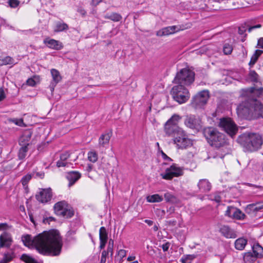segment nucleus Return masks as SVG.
<instances>
[{"instance_id":"nucleus-1","label":"nucleus","mask_w":263,"mask_h":263,"mask_svg":"<svg viewBox=\"0 0 263 263\" xmlns=\"http://www.w3.org/2000/svg\"><path fill=\"white\" fill-rule=\"evenodd\" d=\"M24 245L28 248H34L43 255L58 256L63 246L62 237L59 231L53 230L44 231L32 238L30 235L22 237Z\"/></svg>"},{"instance_id":"nucleus-2","label":"nucleus","mask_w":263,"mask_h":263,"mask_svg":"<svg viewBox=\"0 0 263 263\" xmlns=\"http://www.w3.org/2000/svg\"><path fill=\"white\" fill-rule=\"evenodd\" d=\"M237 114L240 117L252 120L260 117L263 118L262 105L256 99L242 102L237 108Z\"/></svg>"},{"instance_id":"nucleus-3","label":"nucleus","mask_w":263,"mask_h":263,"mask_svg":"<svg viewBox=\"0 0 263 263\" xmlns=\"http://www.w3.org/2000/svg\"><path fill=\"white\" fill-rule=\"evenodd\" d=\"M237 142L246 151L252 152L259 148L263 141L261 136L257 133H246L238 137Z\"/></svg>"},{"instance_id":"nucleus-4","label":"nucleus","mask_w":263,"mask_h":263,"mask_svg":"<svg viewBox=\"0 0 263 263\" xmlns=\"http://www.w3.org/2000/svg\"><path fill=\"white\" fill-rule=\"evenodd\" d=\"M167 129V135L174 137L173 141L179 149H186L193 145V141L188 138L185 132L180 127L174 126Z\"/></svg>"},{"instance_id":"nucleus-5","label":"nucleus","mask_w":263,"mask_h":263,"mask_svg":"<svg viewBox=\"0 0 263 263\" xmlns=\"http://www.w3.org/2000/svg\"><path fill=\"white\" fill-rule=\"evenodd\" d=\"M203 134L208 142L212 146L220 147L227 143L224 134L213 127H206L203 130Z\"/></svg>"},{"instance_id":"nucleus-6","label":"nucleus","mask_w":263,"mask_h":263,"mask_svg":"<svg viewBox=\"0 0 263 263\" xmlns=\"http://www.w3.org/2000/svg\"><path fill=\"white\" fill-rule=\"evenodd\" d=\"M194 77L195 73L193 71L183 68L177 73L174 82L177 84L188 86L194 81Z\"/></svg>"},{"instance_id":"nucleus-7","label":"nucleus","mask_w":263,"mask_h":263,"mask_svg":"<svg viewBox=\"0 0 263 263\" xmlns=\"http://www.w3.org/2000/svg\"><path fill=\"white\" fill-rule=\"evenodd\" d=\"M172 95L174 99L180 104L186 102L190 98V93L184 85L177 84L172 89Z\"/></svg>"},{"instance_id":"nucleus-8","label":"nucleus","mask_w":263,"mask_h":263,"mask_svg":"<svg viewBox=\"0 0 263 263\" xmlns=\"http://www.w3.org/2000/svg\"><path fill=\"white\" fill-rule=\"evenodd\" d=\"M219 126L232 137L236 135L238 130L237 125L230 118H221Z\"/></svg>"},{"instance_id":"nucleus-9","label":"nucleus","mask_w":263,"mask_h":263,"mask_svg":"<svg viewBox=\"0 0 263 263\" xmlns=\"http://www.w3.org/2000/svg\"><path fill=\"white\" fill-rule=\"evenodd\" d=\"M209 98V91L202 90L193 98L191 105L195 109L202 108L206 104Z\"/></svg>"},{"instance_id":"nucleus-10","label":"nucleus","mask_w":263,"mask_h":263,"mask_svg":"<svg viewBox=\"0 0 263 263\" xmlns=\"http://www.w3.org/2000/svg\"><path fill=\"white\" fill-rule=\"evenodd\" d=\"M183 174V169L174 163L169 168H167L164 173L160 174L161 177L165 180H171L174 177L182 176Z\"/></svg>"},{"instance_id":"nucleus-11","label":"nucleus","mask_w":263,"mask_h":263,"mask_svg":"<svg viewBox=\"0 0 263 263\" xmlns=\"http://www.w3.org/2000/svg\"><path fill=\"white\" fill-rule=\"evenodd\" d=\"M184 124L187 127L197 130H200L202 126L201 119L194 115L186 116Z\"/></svg>"},{"instance_id":"nucleus-12","label":"nucleus","mask_w":263,"mask_h":263,"mask_svg":"<svg viewBox=\"0 0 263 263\" xmlns=\"http://www.w3.org/2000/svg\"><path fill=\"white\" fill-rule=\"evenodd\" d=\"M52 192L51 189H42L35 196L36 200L41 203H47L52 198Z\"/></svg>"},{"instance_id":"nucleus-13","label":"nucleus","mask_w":263,"mask_h":263,"mask_svg":"<svg viewBox=\"0 0 263 263\" xmlns=\"http://www.w3.org/2000/svg\"><path fill=\"white\" fill-rule=\"evenodd\" d=\"M50 73L52 79L50 81L49 87L51 92H53L55 87L62 81V77L60 72L57 69L54 68L50 70Z\"/></svg>"},{"instance_id":"nucleus-14","label":"nucleus","mask_w":263,"mask_h":263,"mask_svg":"<svg viewBox=\"0 0 263 263\" xmlns=\"http://www.w3.org/2000/svg\"><path fill=\"white\" fill-rule=\"evenodd\" d=\"M12 238L11 235L4 232L0 235V248H9L12 243Z\"/></svg>"},{"instance_id":"nucleus-15","label":"nucleus","mask_w":263,"mask_h":263,"mask_svg":"<svg viewBox=\"0 0 263 263\" xmlns=\"http://www.w3.org/2000/svg\"><path fill=\"white\" fill-rule=\"evenodd\" d=\"M44 43L49 48L54 50H60L63 48V46L61 42L59 41L47 38L44 40Z\"/></svg>"},{"instance_id":"nucleus-16","label":"nucleus","mask_w":263,"mask_h":263,"mask_svg":"<svg viewBox=\"0 0 263 263\" xmlns=\"http://www.w3.org/2000/svg\"><path fill=\"white\" fill-rule=\"evenodd\" d=\"M219 231L221 235L227 238H235L237 237L235 232L228 226H222Z\"/></svg>"},{"instance_id":"nucleus-17","label":"nucleus","mask_w":263,"mask_h":263,"mask_svg":"<svg viewBox=\"0 0 263 263\" xmlns=\"http://www.w3.org/2000/svg\"><path fill=\"white\" fill-rule=\"evenodd\" d=\"M179 30L176 26H168L158 31L156 35L160 36L169 35L178 31Z\"/></svg>"},{"instance_id":"nucleus-18","label":"nucleus","mask_w":263,"mask_h":263,"mask_svg":"<svg viewBox=\"0 0 263 263\" xmlns=\"http://www.w3.org/2000/svg\"><path fill=\"white\" fill-rule=\"evenodd\" d=\"M180 119V117L179 116L177 115H173L171 119H170L167 122L165 123L164 130L166 134H167V129L168 128H173L174 126H176V127H179L176 124L177 122H178Z\"/></svg>"},{"instance_id":"nucleus-19","label":"nucleus","mask_w":263,"mask_h":263,"mask_svg":"<svg viewBox=\"0 0 263 263\" xmlns=\"http://www.w3.org/2000/svg\"><path fill=\"white\" fill-rule=\"evenodd\" d=\"M198 187L201 192H208L211 189V184L206 179H200L198 183Z\"/></svg>"},{"instance_id":"nucleus-20","label":"nucleus","mask_w":263,"mask_h":263,"mask_svg":"<svg viewBox=\"0 0 263 263\" xmlns=\"http://www.w3.org/2000/svg\"><path fill=\"white\" fill-rule=\"evenodd\" d=\"M263 209L262 203H256L249 204L246 208V212L249 214H252L254 213L259 212Z\"/></svg>"},{"instance_id":"nucleus-21","label":"nucleus","mask_w":263,"mask_h":263,"mask_svg":"<svg viewBox=\"0 0 263 263\" xmlns=\"http://www.w3.org/2000/svg\"><path fill=\"white\" fill-rule=\"evenodd\" d=\"M32 136V133L30 131L25 132L20 137L19 140V144L21 146H27L29 145V141Z\"/></svg>"},{"instance_id":"nucleus-22","label":"nucleus","mask_w":263,"mask_h":263,"mask_svg":"<svg viewBox=\"0 0 263 263\" xmlns=\"http://www.w3.org/2000/svg\"><path fill=\"white\" fill-rule=\"evenodd\" d=\"M81 177V174L78 172H71L66 175V178L69 181L68 186L74 184Z\"/></svg>"},{"instance_id":"nucleus-23","label":"nucleus","mask_w":263,"mask_h":263,"mask_svg":"<svg viewBox=\"0 0 263 263\" xmlns=\"http://www.w3.org/2000/svg\"><path fill=\"white\" fill-rule=\"evenodd\" d=\"M68 206V203L65 201L58 202L54 205L56 214L60 215L62 212Z\"/></svg>"},{"instance_id":"nucleus-24","label":"nucleus","mask_w":263,"mask_h":263,"mask_svg":"<svg viewBox=\"0 0 263 263\" xmlns=\"http://www.w3.org/2000/svg\"><path fill=\"white\" fill-rule=\"evenodd\" d=\"M111 137V134L106 133L102 134L99 139V145L102 147H105L108 145Z\"/></svg>"},{"instance_id":"nucleus-25","label":"nucleus","mask_w":263,"mask_h":263,"mask_svg":"<svg viewBox=\"0 0 263 263\" xmlns=\"http://www.w3.org/2000/svg\"><path fill=\"white\" fill-rule=\"evenodd\" d=\"M261 27L260 24H257L256 25L249 26H246V25L244 26H241L238 29V33L240 34H243L247 30L249 32H251L253 29L260 28Z\"/></svg>"},{"instance_id":"nucleus-26","label":"nucleus","mask_w":263,"mask_h":263,"mask_svg":"<svg viewBox=\"0 0 263 263\" xmlns=\"http://www.w3.org/2000/svg\"><path fill=\"white\" fill-rule=\"evenodd\" d=\"M253 254L257 258L263 257V248L258 243L254 244L252 247Z\"/></svg>"},{"instance_id":"nucleus-27","label":"nucleus","mask_w":263,"mask_h":263,"mask_svg":"<svg viewBox=\"0 0 263 263\" xmlns=\"http://www.w3.org/2000/svg\"><path fill=\"white\" fill-rule=\"evenodd\" d=\"M247 243V240L243 238H239L236 240L235 247L237 250H242Z\"/></svg>"},{"instance_id":"nucleus-28","label":"nucleus","mask_w":263,"mask_h":263,"mask_svg":"<svg viewBox=\"0 0 263 263\" xmlns=\"http://www.w3.org/2000/svg\"><path fill=\"white\" fill-rule=\"evenodd\" d=\"M164 198L166 202L171 203H177L178 202V199L173 194L170 192H166L164 195Z\"/></svg>"},{"instance_id":"nucleus-29","label":"nucleus","mask_w":263,"mask_h":263,"mask_svg":"<svg viewBox=\"0 0 263 263\" xmlns=\"http://www.w3.org/2000/svg\"><path fill=\"white\" fill-rule=\"evenodd\" d=\"M163 198L162 196L158 194L149 195L146 197L147 201L151 203L160 202L163 200Z\"/></svg>"},{"instance_id":"nucleus-30","label":"nucleus","mask_w":263,"mask_h":263,"mask_svg":"<svg viewBox=\"0 0 263 263\" xmlns=\"http://www.w3.org/2000/svg\"><path fill=\"white\" fill-rule=\"evenodd\" d=\"M257 257L251 252L245 253L243 256V260L245 263H253Z\"/></svg>"},{"instance_id":"nucleus-31","label":"nucleus","mask_w":263,"mask_h":263,"mask_svg":"<svg viewBox=\"0 0 263 263\" xmlns=\"http://www.w3.org/2000/svg\"><path fill=\"white\" fill-rule=\"evenodd\" d=\"M68 29V26L67 24L58 22L56 23L54 29V32H58L66 30Z\"/></svg>"},{"instance_id":"nucleus-32","label":"nucleus","mask_w":263,"mask_h":263,"mask_svg":"<svg viewBox=\"0 0 263 263\" xmlns=\"http://www.w3.org/2000/svg\"><path fill=\"white\" fill-rule=\"evenodd\" d=\"M105 18L109 19L114 22H119L122 19L121 15L117 13H107L105 15Z\"/></svg>"},{"instance_id":"nucleus-33","label":"nucleus","mask_w":263,"mask_h":263,"mask_svg":"<svg viewBox=\"0 0 263 263\" xmlns=\"http://www.w3.org/2000/svg\"><path fill=\"white\" fill-rule=\"evenodd\" d=\"M14 257V255L12 252L5 253L3 259L0 260V263H8L11 261Z\"/></svg>"},{"instance_id":"nucleus-34","label":"nucleus","mask_w":263,"mask_h":263,"mask_svg":"<svg viewBox=\"0 0 263 263\" xmlns=\"http://www.w3.org/2000/svg\"><path fill=\"white\" fill-rule=\"evenodd\" d=\"M73 215V211L71 210L68 205V206L62 212L60 215L66 218H71Z\"/></svg>"},{"instance_id":"nucleus-35","label":"nucleus","mask_w":263,"mask_h":263,"mask_svg":"<svg viewBox=\"0 0 263 263\" xmlns=\"http://www.w3.org/2000/svg\"><path fill=\"white\" fill-rule=\"evenodd\" d=\"M28 151V147L21 146L18 153V157L19 159L23 160L25 158Z\"/></svg>"},{"instance_id":"nucleus-36","label":"nucleus","mask_w":263,"mask_h":263,"mask_svg":"<svg viewBox=\"0 0 263 263\" xmlns=\"http://www.w3.org/2000/svg\"><path fill=\"white\" fill-rule=\"evenodd\" d=\"M21 259L26 263H39L31 256L26 254H23L21 256Z\"/></svg>"},{"instance_id":"nucleus-37","label":"nucleus","mask_w":263,"mask_h":263,"mask_svg":"<svg viewBox=\"0 0 263 263\" xmlns=\"http://www.w3.org/2000/svg\"><path fill=\"white\" fill-rule=\"evenodd\" d=\"M107 233L105 227H102L99 231V239L100 240L106 241L107 240Z\"/></svg>"},{"instance_id":"nucleus-38","label":"nucleus","mask_w":263,"mask_h":263,"mask_svg":"<svg viewBox=\"0 0 263 263\" xmlns=\"http://www.w3.org/2000/svg\"><path fill=\"white\" fill-rule=\"evenodd\" d=\"M88 160L93 162H96L98 160V154L96 152L91 151L88 153Z\"/></svg>"},{"instance_id":"nucleus-39","label":"nucleus","mask_w":263,"mask_h":263,"mask_svg":"<svg viewBox=\"0 0 263 263\" xmlns=\"http://www.w3.org/2000/svg\"><path fill=\"white\" fill-rule=\"evenodd\" d=\"M195 258L194 255H184L181 259L182 263H191V261Z\"/></svg>"},{"instance_id":"nucleus-40","label":"nucleus","mask_w":263,"mask_h":263,"mask_svg":"<svg viewBox=\"0 0 263 263\" xmlns=\"http://www.w3.org/2000/svg\"><path fill=\"white\" fill-rule=\"evenodd\" d=\"M233 50V48L232 45H230L229 44H225L223 45V53L226 54H230L231 53Z\"/></svg>"},{"instance_id":"nucleus-41","label":"nucleus","mask_w":263,"mask_h":263,"mask_svg":"<svg viewBox=\"0 0 263 263\" xmlns=\"http://www.w3.org/2000/svg\"><path fill=\"white\" fill-rule=\"evenodd\" d=\"M113 248H114V240L112 239H110L108 242V245L106 252H107L109 254H110L111 256H112L113 255Z\"/></svg>"},{"instance_id":"nucleus-42","label":"nucleus","mask_w":263,"mask_h":263,"mask_svg":"<svg viewBox=\"0 0 263 263\" xmlns=\"http://www.w3.org/2000/svg\"><path fill=\"white\" fill-rule=\"evenodd\" d=\"M243 216V214L240 210L235 208V211H234L233 217L237 219H240Z\"/></svg>"},{"instance_id":"nucleus-43","label":"nucleus","mask_w":263,"mask_h":263,"mask_svg":"<svg viewBox=\"0 0 263 263\" xmlns=\"http://www.w3.org/2000/svg\"><path fill=\"white\" fill-rule=\"evenodd\" d=\"M2 64L7 65L14 63V60L10 57H6L2 60Z\"/></svg>"},{"instance_id":"nucleus-44","label":"nucleus","mask_w":263,"mask_h":263,"mask_svg":"<svg viewBox=\"0 0 263 263\" xmlns=\"http://www.w3.org/2000/svg\"><path fill=\"white\" fill-rule=\"evenodd\" d=\"M9 121L20 126H23L24 124L22 119H11Z\"/></svg>"},{"instance_id":"nucleus-45","label":"nucleus","mask_w":263,"mask_h":263,"mask_svg":"<svg viewBox=\"0 0 263 263\" xmlns=\"http://www.w3.org/2000/svg\"><path fill=\"white\" fill-rule=\"evenodd\" d=\"M234 211H235V208L233 206H228L226 211L225 215L230 217H233Z\"/></svg>"},{"instance_id":"nucleus-46","label":"nucleus","mask_w":263,"mask_h":263,"mask_svg":"<svg viewBox=\"0 0 263 263\" xmlns=\"http://www.w3.org/2000/svg\"><path fill=\"white\" fill-rule=\"evenodd\" d=\"M32 176L30 174H27L24 176L21 182L23 186H25L27 184L29 181L31 179Z\"/></svg>"},{"instance_id":"nucleus-47","label":"nucleus","mask_w":263,"mask_h":263,"mask_svg":"<svg viewBox=\"0 0 263 263\" xmlns=\"http://www.w3.org/2000/svg\"><path fill=\"white\" fill-rule=\"evenodd\" d=\"M250 77L252 81L257 82L258 81V75L254 71H250Z\"/></svg>"},{"instance_id":"nucleus-48","label":"nucleus","mask_w":263,"mask_h":263,"mask_svg":"<svg viewBox=\"0 0 263 263\" xmlns=\"http://www.w3.org/2000/svg\"><path fill=\"white\" fill-rule=\"evenodd\" d=\"M109 254V253L106 252V251L104 250L102 252L101 254V258L100 263H105L106 261V256Z\"/></svg>"},{"instance_id":"nucleus-49","label":"nucleus","mask_w":263,"mask_h":263,"mask_svg":"<svg viewBox=\"0 0 263 263\" xmlns=\"http://www.w3.org/2000/svg\"><path fill=\"white\" fill-rule=\"evenodd\" d=\"M9 5L11 8H16L20 4V2L17 0H9Z\"/></svg>"},{"instance_id":"nucleus-50","label":"nucleus","mask_w":263,"mask_h":263,"mask_svg":"<svg viewBox=\"0 0 263 263\" xmlns=\"http://www.w3.org/2000/svg\"><path fill=\"white\" fill-rule=\"evenodd\" d=\"M70 157V154L68 152H65L61 155L60 158L62 161L66 162L68 158Z\"/></svg>"},{"instance_id":"nucleus-51","label":"nucleus","mask_w":263,"mask_h":263,"mask_svg":"<svg viewBox=\"0 0 263 263\" xmlns=\"http://www.w3.org/2000/svg\"><path fill=\"white\" fill-rule=\"evenodd\" d=\"M126 255V251L123 249L120 250L118 252V255L121 259H123L125 257Z\"/></svg>"},{"instance_id":"nucleus-52","label":"nucleus","mask_w":263,"mask_h":263,"mask_svg":"<svg viewBox=\"0 0 263 263\" xmlns=\"http://www.w3.org/2000/svg\"><path fill=\"white\" fill-rule=\"evenodd\" d=\"M27 84L30 86H34L36 85V82L33 79L30 78L27 80Z\"/></svg>"},{"instance_id":"nucleus-53","label":"nucleus","mask_w":263,"mask_h":263,"mask_svg":"<svg viewBox=\"0 0 263 263\" xmlns=\"http://www.w3.org/2000/svg\"><path fill=\"white\" fill-rule=\"evenodd\" d=\"M67 164V163L66 162L62 161L61 159H60L59 160H58L57 162V166L58 167L65 166H66Z\"/></svg>"},{"instance_id":"nucleus-54","label":"nucleus","mask_w":263,"mask_h":263,"mask_svg":"<svg viewBox=\"0 0 263 263\" xmlns=\"http://www.w3.org/2000/svg\"><path fill=\"white\" fill-rule=\"evenodd\" d=\"M258 58L256 55H253L251 58V60L249 63V65L250 66H253L257 61Z\"/></svg>"},{"instance_id":"nucleus-55","label":"nucleus","mask_w":263,"mask_h":263,"mask_svg":"<svg viewBox=\"0 0 263 263\" xmlns=\"http://www.w3.org/2000/svg\"><path fill=\"white\" fill-rule=\"evenodd\" d=\"M33 176L36 178H43L44 176V173L42 172H36L33 174Z\"/></svg>"},{"instance_id":"nucleus-56","label":"nucleus","mask_w":263,"mask_h":263,"mask_svg":"<svg viewBox=\"0 0 263 263\" xmlns=\"http://www.w3.org/2000/svg\"><path fill=\"white\" fill-rule=\"evenodd\" d=\"M170 246V243L168 242L163 244L162 245V248L164 252H166L168 250V248Z\"/></svg>"},{"instance_id":"nucleus-57","label":"nucleus","mask_w":263,"mask_h":263,"mask_svg":"<svg viewBox=\"0 0 263 263\" xmlns=\"http://www.w3.org/2000/svg\"><path fill=\"white\" fill-rule=\"evenodd\" d=\"M6 97L5 93L3 88H0V101L3 100Z\"/></svg>"},{"instance_id":"nucleus-58","label":"nucleus","mask_w":263,"mask_h":263,"mask_svg":"<svg viewBox=\"0 0 263 263\" xmlns=\"http://www.w3.org/2000/svg\"><path fill=\"white\" fill-rule=\"evenodd\" d=\"M160 153L162 155V157L165 160L172 161V159L168 157L162 150L160 151Z\"/></svg>"},{"instance_id":"nucleus-59","label":"nucleus","mask_w":263,"mask_h":263,"mask_svg":"<svg viewBox=\"0 0 263 263\" xmlns=\"http://www.w3.org/2000/svg\"><path fill=\"white\" fill-rule=\"evenodd\" d=\"M8 228V226L6 223H0V231L6 230Z\"/></svg>"},{"instance_id":"nucleus-60","label":"nucleus","mask_w":263,"mask_h":263,"mask_svg":"<svg viewBox=\"0 0 263 263\" xmlns=\"http://www.w3.org/2000/svg\"><path fill=\"white\" fill-rule=\"evenodd\" d=\"M257 46L258 47L263 49V37H261L258 40Z\"/></svg>"},{"instance_id":"nucleus-61","label":"nucleus","mask_w":263,"mask_h":263,"mask_svg":"<svg viewBox=\"0 0 263 263\" xmlns=\"http://www.w3.org/2000/svg\"><path fill=\"white\" fill-rule=\"evenodd\" d=\"M106 243V241L100 240V249H103L105 247Z\"/></svg>"},{"instance_id":"nucleus-62","label":"nucleus","mask_w":263,"mask_h":263,"mask_svg":"<svg viewBox=\"0 0 263 263\" xmlns=\"http://www.w3.org/2000/svg\"><path fill=\"white\" fill-rule=\"evenodd\" d=\"M263 52V51L262 50H256L255 51V53L253 54L254 55H256L257 56V58H258L259 57V56H260L261 53Z\"/></svg>"},{"instance_id":"nucleus-63","label":"nucleus","mask_w":263,"mask_h":263,"mask_svg":"<svg viewBox=\"0 0 263 263\" xmlns=\"http://www.w3.org/2000/svg\"><path fill=\"white\" fill-rule=\"evenodd\" d=\"M102 0H92V4L95 6L98 5Z\"/></svg>"},{"instance_id":"nucleus-64","label":"nucleus","mask_w":263,"mask_h":263,"mask_svg":"<svg viewBox=\"0 0 263 263\" xmlns=\"http://www.w3.org/2000/svg\"><path fill=\"white\" fill-rule=\"evenodd\" d=\"M144 222L149 226H152L153 224V221L151 220L146 219L144 220Z\"/></svg>"}]
</instances>
